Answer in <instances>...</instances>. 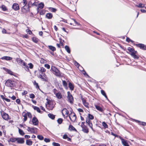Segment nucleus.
Listing matches in <instances>:
<instances>
[{
  "label": "nucleus",
  "instance_id": "1",
  "mask_svg": "<svg viewBox=\"0 0 146 146\" xmlns=\"http://www.w3.org/2000/svg\"><path fill=\"white\" fill-rule=\"evenodd\" d=\"M16 60L18 64L22 66L26 71L29 70L28 66H27V64L24 61L19 58H17Z\"/></svg>",
  "mask_w": 146,
  "mask_h": 146
},
{
  "label": "nucleus",
  "instance_id": "2",
  "mask_svg": "<svg viewBox=\"0 0 146 146\" xmlns=\"http://www.w3.org/2000/svg\"><path fill=\"white\" fill-rule=\"evenodd\" d=\"M51 69L54 72V74L57 76H60L61 73L59 70L54 66H52Z\"/></svg>",
  "mask_w": 146,
  "mask_h": 146
},
{
  "label": "nucleus",
  "instance_id": "3",
  "mask_svg": "<svg viewBox=\"0 0 146 146\" xmlns=\"http://www.w3.org/2000/svg\"><path fill=\"white\" fill-rule=\"evenodd\" d=\"M38 77L41 79L42 81L47 82L48 81V78L46 75L44 73H42L41 74H39Z\"/></svg>",
  "mask_w": 146,
  "mask_h": 146
},
{
  "label": "nucleus",
  "instance_id": "4",
  "mask_svg": "<svg viewBox=\"0 0 146 146\" xmlns=\"http://www.w3.org/2000/svg\"><path fill=\"white\" fill-rule=\"evenodd\" d=\"M67 94V98L68 101L71 104H72L73 103L74 99L72 95L69 91L68 92Z\"/></svg>",
  "mask_w": 146,
  "mask_h": 146
},
{
  "label": "nucleus",
  "instance_id": "5",
  "mask_svg": "<svg viewBox=\"0 0 146 146\" xmlns=\"http://www.w3.org/2000/svg\"><path fill=\"white\" fill-rule=\"evenodd\" d=\"M69 117L70 120L72 122H74L76 118V115L74 112L71 113L69 115Z\"/></svg>",
  "mask_w": 146,
  "mask_h": 146
},
{
  "label": "nucleus",
  "instance_id": "6",
  "mask_svg": "<svg viewBox=\"0 0 146 146\" xmlns=\"http://www.w3.org/2000/svg\"><path fill=\"white\" fill-rule=\"evenodd\" d=\"M14 81L11 80H8L5 83V85L6 86L11 87H12L14 84Z\"/></svg>",
  "mask_w": 146,
  "mask_h": 146
},
{
  "label": "nucleus",
  "instance_id": "7",
  "mask_svg": "<svg viewBox=\"0 0 146 146\" xmlns=\"http://www.w3.org/2000/svg\"><path fill=\"white\" fill-rule=\"evenodd\" d=\"M37 128L35 127H28L27 130L32 133H36L37 132Z\"/></svg>",
  "mask_w": 146,
  "mask_h": 146
},
{
  "label": "nucleus",
  "instance_id": "8",
  "mask_svg": "<svg viewBox=\"0 0 146 146\" xmlns=\"http://www.w3.org/2000/svg\"><path fill=\"white\" fill-rule=\"evenodd\" d=\"M80 95H81V99L82 101L83 102V104L84 105L86 108H89V104L88 103L86 102V101L85 99L83 97L82 95L80 94Z\"/></svg>",
  "mask_w": 146,
  "mask_h": 146
},
{
  "label": "nucleus",
  "instance_id": "9",
  "mask_svg": "<svg viewBox=\"0 0 146 146\" xmlns=\"http://www.w3.org/2000/svg\"><path fill=\"white\" fill-rule=\"evenodd\" d=\"M1 113L4 119L5 120H7L9 119V116L7 114L5 113L3 111L1 112Z\"/></svg>",
  "mask_w": 146,
  "mask_h": 146
},
{
  "label": "nucleus",
  "instance_id": "10",
  "mask_svg": "<svg viewBox=\"0 0 146 146\" xmlns=\"http://www.w3.org/2000/svg\"><path fill=\"white\" fill-rule=\"evenodd\" d=\"M29 8L28 6L27 7L26 6H23L21 9L22 12L24 13L29 11H30Z\"/></svg>",
  "mask_w": 146,
  "mask_h": 146
},
{
  "label": "nucleus",
  "instance_id": "11",
  "mask_svg": "<svg viewBox=\"0 0 146 146\" xmlns=\"http://www.w3.org/2000/svg\"><path fill=\"white\" fill-rule=\"evenodd\" d=\"M32 123L33 125H37L38 124V121L36 117H34L32 119Z\"/></svg>",
  "mask_w": 146,
  "mask_h": 146
},
{
  "label": "nucleus",
  "instance_id": "12",
  "mask_svg": "<svg viewBox=\"0 0 146 146\" xmlns=\"http://www.w3.org/2000/svg\"><path fill=\"white\" fill-rule=\"evenodd\" d=\"M137 46L140 48L141 49L144 50H146V47L144 44H136Z\"/></svg>",
  "mask_w": 146,
  "mask_h": 146
},
{
  "label": "nucleus",
  "instance_id": "13",
  "mask_svg": "<svg viewBox=\"0 0 146 146\" xmlns=\"http://www.w3.org/2000/svg\"><path fill=\"white\" fill-rule=\"evenodd\" d=\"M119 138L121 140L122 143L123 145L124 146H129L128 143L127 142L126 140L124 139H123L120 137H119Z\"/></svg>",
  "mask_w": 146,
  "mask_h": 146
},
{
  "label": "nucleus",
  "instance_id": "14",
  "mask_svg": "<svg viewBox=\"0 0 146 146\" xmlns=\"http://www.w3.org/2000/svg\"><path fill=\"white\" fill-rule=\"evenodd\" d=\"M62 113L64 116H65V114L67 115L66 117H67L69 113V111L66 108H64L62 110Z\"/></svg>",
  "mask_w": 146,
  "mask_h": 146
},
{
  "label": "nucleus",
  "instance_id": "15",
  "mask_svg": "<svg viewBox=\"0 0 146 146\" xmlns=\"http://www.w3.org/2000/svg\"><path fill=\"white\" fill-rule=\"evenodd\" d=\"M82 128V131L86 133H88L89 132L88 129L86 126H84L81 127Z\"/></svg>",
  "mask_w": 146,
  "mask_h": 146
},
{
  "label": "nucleus",
  "instance_id": "16",
  "mask_svg": "<svg viewBox=\"0 0 146 146\" xmlns=\"http://www.w3.org/2000/svg\"><path fill=\"white\" fill-rule=\"evenodd\" d=\"M12 8L15 10H17L19 9V6L18 4L17 3H14L12 6Z\"/></svg>",
  "mask_w": 146,
  "mask_h": 146
},
{
  "label": "nucleus",
  "instance_id": "17",
  "mask_svg": "<svg viewBox=\"0 0 146 146\" xmlns=\"http://www.w3.org/2000/svg\"><path fill=\"white\" fill-rule=\"evenodd\" d=\"M17 142L19 143L23 144L24 143V138H17Z\"/></svg>",
  "mask_w": 146,
  "mask_h": 146
},
{
  "label": "nucleus",
  "instance_id": "18",
  "mask_svg": "<svg viewBox=\"0 0 146 146\" xmlns=\"http://www.w3.org/2000/svg\"><path fill=\"white\" fill-rule=\"evenodd\" d=\"M12 58L8 56H4L1 58V59L6 60H10L12 59Z\"/></svg>",
  "mask_w": 146,
  "mask_h": 146
},
{
  "label": "nucleus",
  "instance_id": "19",
  "mask_svg": "<svg viewBox=\"0 0 146 146\" xmlns=\"http://www.w3.org/2000/svg\"><path fill=\"white\" fill-rule=\"evenodd\" d=\"M52 17V14L50 13H47L46 15V17L49 19H51Z\"/></svg>",
  "mask_w": 146,
  "mask_h": 146
},
{
  "label": "nucleus",
  "instance_id": "20",
  "mask_svg": "<svg viewBox=\"0 0 146 146\" xmlns=\"http://www.w3.org/2000/svg\"><path fill=\"white\" fill-rule=\"evenodd\" d=\"M28 5L29 7H31V6H37V5L35 4V3H32V2L31 1H30L28 3Z\"/></svg>",
  "mask_w": 146,
  "mask_h": 146
},
{
  "label": "nucleus",
  "instance_id": "21",
  "mask_svg": "<svg viewBox=\"0 0 146 146\" xmlns=\"http://www.w3.org/2000/svg\"><path fill=\"white\" fill-rule=\"evenodd\" d=\"M22 116L24 117L23 121L25 122L26 121L27 119V113L25 112H23L22 113Z\"/></svg>",
  "mask_w": 146,
  "mask_h": 146
},
{
  "label": "nucleus",
  "instance_id": "22",
  "mask_svg": "<svg viewBox=\"0 0 146 146\" xmlns=\"http://www.w3.org/2000/svg\"><path fill=\"white\" fill-rule=\"evenodd\" d=\"M68 129L70 131H77L76 129L72 125H69Z\"/></svg>",
  "mask_w": 146,
  "mask_h": 146
},
{
  "label": "nucleus",
  "instance_id": "23",
  "mask_svg": "<svg viewBox=\"0 0 146 146\" xmlns=\"http://www.w3.org/2000/svg\"><path fill=\"white\" fill-rule=\"evenodd\" d=\"M137 53V51H135L133 53H131V55L134 58L138 59L139 58V57L137 55L135 54Z\"/></svg>",
  "mask_w": 146,
  "mask_h": 146
},
{
  "label": "nucleus",
  "instance_id": "24",
  "mask_svg": "<svg viewBox=\"0 0 146 146\" xmlns=\"http://www.w3.org/2000/svg\"><path fill=\"white\" fill-rule=\"evenodd\" d=\"M96 108L98 111L100 112H102L103 111V109L99 106L96 105H95Z\"/></svg>",
  "mask_w": 146,
  "mask_h": 146
},
{
  "label": "nucleus",
  "instance_id": "25",
  "mask_svg": "<svg viewBox=\"0 0 146 146\" xmlns=\"http://www.w3.org/2000/svg\"><path fill=\"white\" fill-rule=\"evenodd\" d=\"M68 87L71 90H73L74 89V86L71 82H70L68 84Z\"/></svg>",
  "mask_w": 146,
  "mask_h": 146
},
{
  "label": "nucleus",
  "instance_id": "26",
  "mask_svg": "<svg viewBox=\"0 0 146 146\" xmlns=\"http://www.w3.org/2000/svg\"><path fill=\"white\" fill-rule=\"evenodd\" d=\"M33 141L30 139H27L26 141V144L27 145L30 146L32 144Z\"/></svg>",
  "mask_w": 146,
  "mask_h": 146
},
{
  "label": "nucleus",
  "instance_id": "27",
  "mask_svg": "<svg viewBox=\"0 0 146 146\" xmlns=\"http://www.w3.org/2000/svg\"><path fill=\"white\" fill-rule=\"evenodd\" d=\"M48 48L54 52L55 51L56 49L55 47L51 45L48 46Z\"/></svg>",
  "mask_w": 146,
  "mask_h": 146
},
{
  "label": "nucleus",
  "instance_id": "28",
  "mask_svg": "<svg viewBox=\"0 0 146 146\" xmlns=\"http://www.w3.org/2000/svg\"><path fill=\"white\" fill-rule=\"evenodd\" d=\"M57 98L58 99H60L62 98V96L60 92H58L56 95Z\"/></svg>",
  "mask_w": 146,
  "mask_h": 146
},
{
  "label": "nucleus",
  "instance_id": "29",
  "mask_svg": "<svg viewBox=\"0 0 146 146\" xmlns=\"http://www.w3.org/2000/svg\"><path fill=\"white\" fill-rule=\"evenodd\" d=\"M32 40L34 42L36 43L38 42L39 40L37 38L35 37H33L32 38Z\"/></svg>",
  "mask_w": 146,
  "mask_h": 146
},
{
  "label": "nucleus",
  "instance_id": "30",
  "mask_svg": "<svg viewBox=\"0 0 146 146\" xmlns=\"http://www.w3.org/2000/svg\"><path fill=\"white\" fill-rule=\"evenodd\" d=\"M33 84L36 88H39V87L38 84L36 82L35 80H34L33 82Z\"/></svg>",
  "mask_w": 146,
  "mask_h": 146
},
{
  "label": "nucleus",
  "instance_id": "31",
  "mask_svg": "<svg viewBox=\"0 0 146 146\" xmlns=\"http://www.w3.org/2000/svg\"><path fill=\"white\" fill-rule=\"evenodd\" d=\"M33 108L35 110H36L38 112L40 113L41 111L39 108L35 106H33Z\"/></svg>",
  "mask_w": 146,
  "mask_h": 146
},
{
  "label": "nucleus",
  "instance_id": "32",
  "mask_svg": "<svg viewBox=\"0 0 146 146\" xmlns=\"http://www.w3.org/2000/svg\"><path fill=\"white\" fill-rule=\"evenodd\" d=\"M101 94H102L104 96V97H105V98L108 100V97H107V96H106V94L105 92V91L103 90H102L101 91Z\"/></svg>",
  "mask_w": 146,
  "mask_h": 146
},
{
  "label": "nucleus",
  "instance_id": "33",
  "mask_svg": "<svg viewBox=\"0 0 146 146\" xmlns=\"http://www.w3.org/2000/svg\"><path fill=\"white\" fill-rule=\"evenodd\" d=\"M127 50L131 53H133V52H134L135 51H135L133 48L129 47L127 48Z\"/></svg>",
  "mask_w": 146,
  "mask_h": 146
},
{
  "label": "nucleus",
  "instance_id": "34",
  "mask_svg": "<svg viewBox=\"0 0 146 146\" xmlns=\"http://www.w3.org/2000/svg\"><path fill=\"white\" fill-rule=\"evenodd\" d=\"M65 49L67 52L69 53L70 52V50L69 46H65L64 47Z\"/></svg>",
  "mask_w": 146,
  "mask_h": 146
},
{
  "label": "nucleus",
  "instance_id": "35",
  "mask_svg": "<svg viewBox=\"0 0 146 146\" xmlns=\"http://www.w3.org/2000/svg\"><path fill=\"white\" fill-rule=\"evenodd\" d=\"M48 116L51 119H54L55 117V116L52 114H48Z\"/></svg>",
  "mask_w": 146,
  "mask_h": 146
},
{
  "label": "nucleus",
  "instance_id": "36",
  "mask_svg": "<svg viewBox=\"0 0 146 146\" xmlns=\"http://www.w3.org/2000/svg\"><path fill=\"white\" fill-rule=\"evenodd\" d=\"M48 9L49 10L52 12H55L56 11V9L52 7H49Z\"/></svg>",
  "mask_w": 146,
  "mask_h": 146
},
{
  "label": "nucleus",
  "instance_id": "37",
  "mask_svg": "<svg viewBox=\"0 0 146 146\" xmlns=\"http://www.w3.org/2000/svg\"><path fill=\"white\" fill-rule=\"evenodd\" d=\"M17 140V138H11L10 139V141L12 142H15Z\"/></svg>",
  "mask_w": 146,
  "mask_h": 146
},
{
  "label": "nucleus",
  "instance_id": "38",
  "mask_svg": "<svg viewBox=\"0 0 146 146\" xmlns=\"http://www.w3.org/2000/svg\"><path fill=\"white\" fill-rule=\"evenodd\" d=\"M19 132L20 134L22 135H23L25 134L23 132V130L19 128Z\"/></svg>",
  "mask_w": 146,
  "mask_h": 146
},
{
  "label": "nucleus",
  "instance_id": "39",
  "mask_svg": "<svg viewBox=\"0 0 146 146\" xmlns=\"http://www.w3.org/2000/svg\"><path fill=\"white\" fill-rule=\"evenodd\" d=\"M136 6L139 8H143L144 7V5L141 3H139L138 5H136Z\"/></svg>",
  "mask_w": 146,
  "mask_h": 146
},
{
  "label": "nucleus",
  "instance_id": "40",
  "mask_svg": "<svg viewBox=\"0 0 146 146\" xmlns=\"http://www.w3.org/2000/svg\"><path fill=\"white\" fill-rule=\"evenodd\" d=\"M62 83L64 86V87L66 88H67V84L65 80H63Z\"/></svg>",
  "mask_w": 146,
  "mask_h": 146
},
{
  "label": "nucleus",
  "instance_id": "41",
  "mask_svg": "<svg viewBox=\"0 0 146 146\" xmlns=\"http://www.w3.org/2000/svg\"><path fill=\"white\" fill-rule=\"evenodd\" d=\"M21 3L23 4V6H26L27 4V0H23L22 2H21Z\"/></svg>",
  "mask_w": 146,
  "mask_h": 146
},
{
  "label": "nucleus",
  "instance_id": "42",
  "mask_svg": "<svg viewBox=\"0 0 146 146\" xmlns=\"http://www.w3.org/2000/svg\"><path fill=\"white\" fill-rule=\"evenodd\" d=\"M37 137L38 139L41 140H42L44 139V137L42 135H38L37 136Z\"/></svg>",
  "mask_w": 146,
  "mask_h": 146
},
{
  "label": "nucleus",
  "instance_id": "43",
  "mask_svg": "<svg viewBox=\"0 0 146 146\" xmlns=\"http://www.w3.org/2000/svg\"><path fill=\"white\" fill-rule=\"evenodd\" d=\"M44 4L43 3H39L38 5V6L41 9L43 8L44 7Z\"/></svg>",
  "mask_w": 146,
  "mask_h": 146
},
{
  "label": "nucleus",
  "instance_id": "44",
  "mask_svg": "<svg viewBox=\"0 0 146 146\" xmlns=\"http://www.w3.org/2000/svg\"><path fill=\"white\" fill-rule=\"evenodd\" d=\"M63 120L62 119L60 118L57 120V122L59 124H61L62 123Z\"/></svg>",
  "mask_w": 146,
  "mask_h": 146
},
{
  "label": "nucleus",
  "instance_id": "45",
  "mask_svg": "<svg viewBox=\"0 0 146 146\" xmlns=\"http://www.w3.org/2000/svg\"><path fill=\"white\" fill-rule=\"evenodd\" d=\"M102 124L105 128H108V126L105 122H103Z\"/></svg>",
  "mask_w": 146,
  "mask_h": 146
},
{
  "label": "nucleus",
  "instance_id": "46",
  "mask_svg": "<svg viewBox=\"0 0 146 146\" xmlns=\"http://www.w3.org/2000/svg\"><path fill=\"white\" fill-rule=\"evenodd\" d=\"M86 122L88 124V125L92 123L90 119H86Z\"/></svg>",
  "mask_w": 146,
  "mask_h": 146
},
{
  "label": "nucleus",
  "instance_id": "47",
  "mask_svg": "<svg viewBox=\"0 0 146 146\" xmlns=\"http://www.w3.org/2000/svg\"><path fill=\"white\" fill-rule=\"evenodd\" d=\"M88 119H93L94 118V116L90 114H89L88 115Z\"/></svg>",
  "mask_w": 146,
  "mask_h": 146
},
{
  "label": "nucleus",
  "instance_id": "48",
  "mask_svg": "<svg viewBox=\"0 0 146 146\" xmlns=\"http://www.w3.org/2000/svg\"><path fill=\"white\" fill-rule=\"evenodd\" d=\"M52 145L53 146H60V144L59 143L55 142H53Z\"/></svg>",
  "mask_w": 146,
  "mask_h": 146
},
{
  "label": "nucleus",
  "instance_id": "49",
  "mask_svg": "<svg viewBox=\"0 0 146 146\" xmlns=\"http://www.w3.org/2000/svg\"><path fill=\"white\" fill-rule=\"evenodd\" d=\"M27 115L28 116V117L30 118H31L32 117V115L31 113L30 112H27Z\"/></svg>",
  "mask_w": 146,
  "mask_h": 146
},
{
  "label": "nucleus",
  "instance_id": "50",
  "mask_svg": "<svg viewBox=\"0 0 146 146\" xmlns=\"http://www.w3.org/2000/svg\"><path fill=\"white\" fill-rule=\"evenodd\" d=\"M40 71L42 72H43L46 71V69L43 67H41L40 68Z\"/></svg>",
  "mask_w": 146,
  "mask_h": 146
},
{
  "label": "nucleus",
  "instance_id": "51",
  "mask_svg": "<svg viewBox=\"0 0 146 146\" xmlns=\"http://www.w3.org/2000/svg\"><path fill=\"white\" fill-rule=\"evenodd\" d=\"M28 65L29 66L28 67L30 69H32L33 68V65L31 63H30Z\"/></svg>",
  "mask_w": 146,
  "mask_h": 146
},
{
  "label": "nucleus",
  "instance_id": "52",
  "mask_svg": "<svg viewBox=\"0 0 146 146\" xmlns=\"http://www.w3.org/2000/svg\"><path fill=\"white\" fill-rule=\"evenodd\" d=\"M7 72L8 73L11 75H13V72L10 70L7 69Z\"/></svg>",
  "mask_w": 146,
  "mask_h": 146
},
{
  "label": "nucleus",
  "instance_id": "53",
  "mask_svg": "<svg viewBox=\"0 0 146 146\" xmlns=\"http://www.w3.org/2000/svg\"><path fill=\"white\" fill-rule=\"evenodd\" d=\"M1 8L3 11H5L7 10L6 7L4 5H2L1 6Z\"/></svg>",
  "mask_w": 146,
  "mask_h": 146
},
{
  "label": "nucleus",
  "instance_id": "54",
  "mask_svg": "<svg viewBox=\"0 0 146 146\" xmlns=\"http://www.w3.org/2000/svg\"><path fill=\"white\" fill-rule=\"evenodd\" d=\"M44 141L46 143L49 142L50 141V140L49 139L46 138H45Z\"/></svg>",
  "mask_w": 146,
  "mask_h": 146
},
{
  "label": "nucleus",
  "instance_id": "55",
  "mask_svg": "<svg viewBox=\"0 0 146 146\" xmlns=\"http://www.w3.org/2000/svg\"><path fill=\"white\" fill-rule=\"evenodd\" d=\"M44 66L45 67L47 68L48 69H50V66L48 64H46L44 65Z\"/></svg>",
  "mask_w": 146,
  "mask_h": 146
},
{
  "label": "nucleus",
  "instance_id": "56",
  "mask_svg": "<svg viewBox=\"0 0 146 146\" xmlns=\"http://www.w3.org/2000/svg\"><path fill=\"white\" fill-rule=\"evenodd\" d=\"M29 97L33 99L35 98V96L34 95V94H30Z\"/></svg>",
  "mask_w": 146,
  "mask_h": 146
},
{
  "label": "nucleus",
  "instance_id": "57",
  "mask_svg": "<svg viewBox=\"0 0 146 146\" xmlns=\"http://www.w3.org/2000/svg\"><path fill=\"white\" fill-rule=\"evenodd\" d=\"M26 31H27V33H28L30 35H31V34H32V31L31 30H30L28 29L26 30Z\"/></svg>",
  "mask_w": 146,
  "mask_h": 146
},
{
  "label": "nucleus",
  "instance_id": "58",
  "mask_svg": "<svg viewBox=\"0 0 146 146\" xmlns=\"http://www.w3.org/2000/svg\"><path fill=\"white\" fill-rule=\"evenodd\" d=\"M126 41L128 42H133V41L131 40L128 37H127L126 39Z\"/></svg>",
  "mask_w": 146,
  "mask_h": 146
},
{
  "label": "nucleus",
  "instance_id": "59",
  "mask_svg": "<svg viewBox=\"0 0 146 146\" xmlns=\"http://www.w3.org/2000/svg\"><path fill=\"white\" fill-rule=\"evenodd\" d=\"M88 125L91 128V129L92 130V131H94V130L92 127V123H91V124L90 123V124H89Z\"/></svg>",
  "mask_w": 146,
  "mask_h": 146
},
{
  "label": "nucleus",
  "instance_id": "60",
  "mask_svg": "<svg viewBox=\"0 0 146 146\" xmlns=\"http://www.w3.org/2000/svg\"><path fill=\"white\" fill-rule=\"evenodd\" d=\"M63 138L64 139H66L68 138V136L67 135L64 134L63 136Z\"/></svg>",
  "mask_w": 146,
  "mask_h": 146
},
{
  "label": "nucleus",
  "instance_id": "61",
  "mask_svg": "<svg viewBox=\"0 0 146 146\" xmlns=\"http://www.w3.org/2000/svg\"><path fill=\"white\" fill-rule=\"evenodd\" d=\"M77 110L79 112H84L83 110L81 108H78V109H77Z\"/></svg>",
  "mask_w": 146,
  "mask_h": 146
},
{
  "label": "nucleus",
  "instance_id": "62",
  "mask_svg": "<svg viewBox=\"0 0 146 146\" xmlns=\"http://www.w3.org/2000/svg\"><path fill=\"white\" fill-rule=\"evenodd\" d=\"M45 60H44L43 58H41L40 61V62L41 63H44Z\"/></svg>",
  "mask_w": 146,
  "mask_h": 146
},
{
  "label": "nucleus",
  "instance_id": "63",
  "mask_svg": "<svg viewBox=\"0 0 146 146\" xmlns=\"http://www.w3.org/2000/svg\"><path fill=\"white\" fill-rule=\"evenodd\" d=\"M27 94V91H24L22 93V95H25Z\"/></svg>",
  "mask_w": 146,
  "mask_h": 146
},
{
  "label": "nucleus",
  "instance_id": "64",
  "mask_svg": "<svg viewBox=\"0 0 146 146\" xmlns=\"http://www.w3.org/2000/svg\"><path fill=\"white\" fill-rule=\"evenodd\" d=\"M53 92L54 94H57L58 92H57V90L55 89H54L53 90Z\"/></svg>",
  "mask_w": 146,
  "mask_h": 146
}]
</instances>
